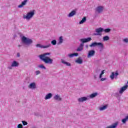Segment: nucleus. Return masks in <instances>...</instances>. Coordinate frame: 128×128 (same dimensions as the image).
<instances>
[{"mask_svg": "<svg viewBox=\"0 0 128 128\" xmlns=\"http://www.w3.org/2000/svg\"><path fill=\"white\" fill-rule=\"evenodd\" d=\"M62 64H66V65L68 66H70V63H68V62H64V60H62Z\"/></svg>", "mask_w": 128, "mask_h": 128, "instance_id": "obj_31", "label": "nucleus"}, {"mask_svg": "<svg viewBox=\"0 0 128 128\" xmlns=\"http://www.w3.org/2000/svg\"><path fill=\"white\" fill-rule=\"evenodd\" d=\"M118 126V122L114 123L112 126H108L107 128H116Z\"/></svg>", "mask_w": 128, "mask_h": 128, "instance_id": "obj_16", "label": "nucleus"}, {"mask_svg": "<svg viewBox=\"0 0 128 128\" xmlns=\"http://www.w3.org/2000/svg\"><path fill=\"white\" fill-rule=\"evenodd\" d=\"M51 44H53V46H56V40H53L52 41Z\"/></svg>", "mask_w": 128, "mask_h": 128, "instance_id": "obj_27", "label": "nucleus"}, {"mask_svg": "<svg viewBox=\"0 0 128 128\" xmlns=\"http://www.w3.org/2000/svg\"><path fill=\"white\" fill-rule=\"evenodd\" d=\"M86 18L84 17L82 18V19L80 21V22H79V24H84V22H86Z\"/></svg>", "mask_w": 128, "mask_h": 128, "instance_id": "obj_23", "label": "nucleus"}, {"mask_svg": "<svg viewBox=\"0 0 128 128\" xmlns=\"http://www.w3.org/2000/svg\"><path fill=\"white\" fill-rule=\"evenodd\" d=\"M50 45H47V46H44L42 45H40V44H38L36 45V48H50Z\"/></svg>", "mask_w": 128, "mask_h": 128, "instance_id": "obj_7", "label": "nucleus"}, {"mask_svg": "<svg viewBox=\"0 0 128 128\" xmlns=\"http://www.w3.org/2000/svg\"><path fill=\"white\" fill-rule=\"evenodd\" d=\"M108 108V105H105L102 107H100V110H104L106 109V108Z\"/></svg>", "mask_w": 128, "mask_h": 128, "instance_id": "obj_25", "label": "nucleus"}, {"mask_svg": "<svg viewBox=\"0 0 128 128\" xmlns=\"http://www.w3.org/2000/svg\"><path fill=\"white\" fill-rule=\"evenodd\" d=\"M22 122L23 124V126H26L28 124V122L26 121H22Z\"/></svg>", "mask_w": 128, "mask_h": 128, "instance_id": "obj_32", "label": "nucleus"}, {"mask_svg": "<svg viewBox=\"0 0 128 128\" xmlns=\"http://www.w3.org/2000/svg\"><path fill=\"white\" fill-rule=\"evenodd\" d=\"M17 56L19 57L20 56V53L17 54Z\"/></svg>", "mask_w": 128, "mask_h": 128, "instance_id": "obj_38", "label": "nucleus"}, {"mask_svg": "<svg viewBox=\"0 0 128 128\" xmlns=\"http://www.w3.org/2000/svg\"><path fill=\"white\" fill-rule=\"evenodd\" d=\"M88 100V98H86V97H82V98H79L78 99V100L80 102H84L85 100Z\"/></svg>", "mask_w": 128, "mask_h": 128, "instance_id": "obj_13", "label": "nucleus"}, {"mask_svg": "<svg viewBox=\"0 0 128 128\" xmlns=\"http://www.w3.org/2000/svg\"><path fill=\"white\" fill-rule=\"evenodd\" d=\"M126 118H124L122 120V122H123V124H126Z\"/></svg>", "mask_w": 128, "mask_h": 128, "instance_id": "obj_34", "label": "nucleus"}, {"mask_svg": "<svg viewBox=\"0 0 128 128\" xmlns=\"http://www.w3.org/2000/svg\"><path fill=\"white\" fill-rule=\"evenodd\" d=\"M50 55V52L44 53L40 55L39 58L42 60V62H44V64H52L54 60L48 56Z\"/></svg>", "mask_w": 128, "mask_h": 128, "instance_id": "obj_1", "label": "nucleus"}, {"mask_svg": "<svg viewBox=\"0 0 128 128\" xmlns=\"http://www.w3.org/2000/svg\"><path fill=\"white\" fill-rule=\"evenodd\" d=\"M36 76H38V74H40V70H37L36 71Z\"/></svg>", "mask_w": 128, "mask_h": 128, "instance_id": "obj_35", "label": "nucleus"}, {"mask_svg": "<svg viewBox=\"0 0 128 128\" xmlns=\"http://www.w3.org/2000/svg\"><path fill=\"white\" fill-rule=\"evenodd\" d=\"M52 96V94L50 93H49L47 95H46L45 97V100H49V98H50Z\"/></svg>", "mask_w": 128, "mask_h": 128, "instance_id": "obj_17", "label": "nucleus"}, {"mask_svg": "<svg viewBox=\"0 0 128 128\" xmlns=\"http://www.w3.org/2000/svg\"><path fill=\"white\" fill-rule=\"evenodd\" d=\"M84 50V43L81 44L79 47L77 48L76 50L77 52H80L81 50Z\"/></svg>", "mask_w": 128, "mask_h": 128, "instance_id": "obj_12", "label": "nucleus"}, {"mask_svg": "<svg viewBox=\"0 0 128 128\" xmlns=\"http://www.w3.org/2000/svg\"><path fill=\"white\" fill-rule=\"evenodd\" d=\"M100 80H102V81L106 80V78H102L100 79Z\"/></svg>", "mask_w": 128, "mask_h": 128, "instance_id": "obj_37", "label": "nucleus"}, {"mask_svg": "<svg viewBox=\"0 0 128 128\" xmlns=\"http://www.w3.org/2000/svg\"><path fill=\"white\" fill-rule=\"evenodd\" d=\"M104 31V28H100L96 30V33H94V36H102V32Z\"/></svg>", "mask_w": 128, "mask_h": 128, "instance_id": "obj_4", "label": "nucleus"}, {"mask_svg": "<svg viewBox=\"0 0 128 128\" xmlns=\"http://www.w3.org/2000/svg\"><path fill=\"white\" fill-rule=\"evenodd\" d=\"M22 42H23L24 44H32V40L28 38H26L24 36H23L22 38Z\"/></svg>", "mask_w": 128, "mask_h": 128, "instance_id": "obj_2", "label": "nucleus"}, {"mask_svg": "<svg viewBox=\"0 0 128 128\" xmlns=\"http://www.w3.org/2000/svg\"><path fill=\"white\" fill-rule=\"evenodd\" d=\"M124 42H128V38L124 39Z\"/></svg>", "mask_w": 128, "mask_h": 128, "instance_id": "obj_36", "label": "nucleus"}, {"mask_svg": "<svg viewBox=\"0 0 128 128\" xmlns=\"http://www.w3.org/2000/svg\"><path fill=\"white\" fill-rule=\"evenodd\" d=\"M76 62L78 64H82V59L78 58L77 60H76Z\"/></svg>", "mask_w": 128, "mask_h": 128, "instance_id": "obj_24", "label": "nucleus"}, {"mask_svg": "<svg viewBox=\"0 0 128 128\" xmlns=\"http://www.w3.org/2000/svg\"><path fill=\"white\" fill-rule=\"evenodd\" d=\"M98 96V93L95 92V93H93L92 94H91L90 96V98H96V96Z\"/></svg>", "mask_w": 128, "mask_h": 128, "instance_id": "obj_21", "label": "nucleus"}, {"mask_svg": "<svg viewBox=\"0 0 128 128\" xmlns=\"http://www.w3.org/2000/svg\"><path fill=\"white\" fill-rule=\"evenodd\" d=\"M29 88H36V84L34 82L31 83L29 86Z\"/></svg>", "mask_w": 128, "mask_h": 128, "instance_id": "obj_15", "label": "nucleus"}, {"mask_svg": "<svg viewBox=\"0 0 128 128\" xmlns=\"http://www.w3.org/2000/svg\"><path fill=\"white\" fill-rule=\"evenodd\" d=\"M128 88V85L124 86L122 87L120 90L119 91L120 94H122L124 90H126Z\"/></svg>", "mask_w": 128, "mask_h": 128, "instance_id": "obj_11", "label": "nucleus"}, {"mask_svg": "<svg viewBox=\"0 0 128 128\" xmlns=\"http://www.w3.org/2000/svg\"><path fill=\"white\" fill-rule=\"evenodd\" d=\"M104 74V70H102V71L101 74L100 75V78H102V75Z\"/></svg>", "mask_w": 128, "mask_h": 128, "instance_id": "obj_29", "label": "nucleus"}, {"mask_svg": "<svg viewBox=\"0 0 128 128\" xmlns=\"http://www.w3.org/2000/svg\"><path fill=\"white\" fill-rule=\"evenodd\" d=\"M100 46V48H104V44L102 42H92L91 44L90 45V48H92L94 46Z\"/></svg>", "mask_w": 128, "mask_h": 128, "instance_id": "obj_3", "label": "nucleus"}, {"mask_svg": "<svg viewBox=\"0 0 128 128\" xmlns=\"http://www.w3.org/2000/svg\"><path fill=\"white\" fill-rule=\"evenodd\" d=\"M59 42H60V44H62V36L60 37Z\"/></svg>", "mask_w": 128, "mask_h": 128, "instance_id": "obj_33", "label": "nucleus"}, {"mask_svg": "<svg viewBox=\"0 0 128 128\" xmlns=\"http://www.w3.org/2000/svg\"><path fill=\"white\" fill-rule=\"evenodd\" d=\"M18 48H20V46H22L21 45H18Z\"/></svg>", "mask_w": 128, "mask_h": 128, "instance_id": "obj_39", "label": "nucleus"}, {"mask_svg": "<svg viewBox=\"0 0 128 128\" xmlns=\"http://www.w3.org/2000/svg\"><path fill=\"white\" fill-rule=\"evenodd\" d=\"M27 2H28V0H24V1L22 2L20 5L18 6V8H22V6H24L26 4Z\"/></svg>", "mask_w": 128, "mask_h": 128, "instance_id": "obj_14", "label": "nucleus"}, {"mask_svg": "<svg viewBox=\"0 0 128 128\" xmlns=\"http://www.w3.org/2000/svg\"><path fill=\"white\" fill-rule=\"evenodd\" d=\"M74 56H78V53H73V54H68V56H69V58H72Z\"/></svg>", "mask_w": 128, "mask_h": 128, "instance_id": "obj_19", "label": "nucleus"}, {"mask_svg": "<svg viewBox=\"0 0 128 128\" xmlns=\"http://www.w3.org/2000/svg\"><path fill=\"white\" fill-rule=\"evenodd\" d=\"M102 10H104V7L102 6H99L96 8V11H97L99 14L102 12Z\"/></svg>", "mask_w": 128, "mask_h": 128, "instance_id": "obj_8", "label": "nucleus"}, {"mask_svg": "<svg viewBox=\"0 0 128 128\" xmlns=\"http://www.w3.org/2000/svg\"><path fill=\"white\" fill-rule=\"evenodd\" d=\"M110 40V37L108 36H105L103 38V40L106 41V40Z\"/></svg>", "mask_w": 128, "mask_h": 128, "instance_id": "obj_26", "label": "nucleus"}, {"mask_svg": "<svg viewBox=\"0 0 128 128\" xmlns=\"http://www.w3.org/2000/svg\"><path fill=\"white\" fill-rule=\"evenodd\" d=\"M74 14H76V12L74 10H72V12H71L68 16H69L70 18L72 17V16H74Z\"/></svg>", "mask_w": 128, "mask_h": 128, "instance_id": "obj_18", "label": "nucleus"}, {"mask_svg": "<svg viewBox=\"0 0 128 128\" xmlns=\"http://www.w3.org/2000/svg\"><path fill=\"white\" fill-rule=\"evenodd\" d=\"M38 68H43L44 70H46V67L43 64H40L38 66Z\"/></svg>", "mask_w": 128, "mask_h": 128, "instance_id": "obj_28", "label": "nucleus"}, {"mask_svg": "<svg viewBox=\"0 0 128 128\" xmlns=\"http://www.w3.org/2000/svg\"><path fill=\"white\" fill-rule=\"evenodd\" d=\"M118 72H116L115 74H114V72H112V74L110 76V78L111 80H114V75L116 76H118Z\"/></svg>", "mask_w": 128, "mask_h": 128, "instance_id": "obj_10", "label": "nucleus"}, {"mask_svg": "<svg viewBox=\"0 0 128 128\" xmlns=\"http://www.w3.org/2000/svg\"><path fill=\"white\" fill-rule=\"evenodd\" d=\"M34 12H28L26 16H24V18H26V20H30V18H32L34 16Z\"/></svg>", "mask_w": 128, "mask_h": 128, "instance_id": "obj_5", "label": "nucleus"}, {"mask_svg": "<svg viewBox=\"0 0 128 128\" xmlns=\"http://www.w3.org/2000/svg\"><path fill=\"white\" fill-rule=\"evenodd\" d=\"M80 40L83 44H84V42H90V40H92V38L89 37V38H87L80 39Z\"/></svg>", "mask_w": 128, "mask_h": 128, "instance_id": "obj_6", "label": "nucleus"}, {"mask_svg": "<svg viewBox=\"0 0 128 128\" xmlns=\"http://www.w3.org/2000/svg\"><path fill=\"white\" fill-rule=\"evenodd\" d=\"M103 32H110V29L106 28V29L104 30Z\"/></svg>", "mask_w": 128, "mask_h": 128, "instance_id": "obj_30", "label": "nucleus"}, {"mask_svg": "<svg viewBox=\"0 0 128 128\" xmlns=\"http://www.w3.org/2000/svg\"><path fill=\"white\" fill-rule=\"evenodd\" d=\"M18 64L16 61H14L12 63L11 66H18Z\"/></svg>", "mask_w": 128, "mask_h": 128, "instance_id": "obj_20", "label": "nucleus"}, {"mask_svg": "<svg viewBox=\"0 0 128 128\" xmlns=\"http://www.w3.org/2000/svg\"><path fill=\"white\" fill-rule=\"evenodd\" d=\"M54 98V100H62V98H60L58 95L55 96Z\"/></svg>", "mask_w": 128, "mask_h": 128, "instance_id": "obj_22", "label": "nucleus"}, {"mask_svg": "<svg viewBox=\"0 0 128 128\" xmlns=\"http://www.w3.org/2000/svg\"><path fill=\"white\" fill-rule=\"evenodd\" d=\"M94 54H96V52H94V50L89 51L88 54V58L94 56Z\"/></svg>", "mask_w": 128, "mask_h": 128, "instance_id": "obj_9", "label": "nucleus"}]
</instances>
